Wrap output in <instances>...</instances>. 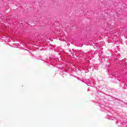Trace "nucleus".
Here are the masks:
<instances>
[{
	"label": "nucleus",
	"mask_w": 127,
	"mask_h": 127,
	"mask_svg": "<svg viewBox=\"0 0 127 127\" xmlns=\"http://www.w3.org/2000/svg\"><path fill=\"white\" fill-rule=\"evenodd\" d=\"M86 73H87V72H88V70H86V71H85Z\"/></svg>",
	"instance_id": "nucleus-3"
},
{
	"label": "nucleus",
	"mask_w": 127,
	"mask_h": 127,
	"mask_svg": "<svg viewBox=\"0 0 127 127\" xmlns=\"http://www.w3.org/2000/svg\"><path fill=\"white\" fill-rule=\"evenodd\" d=\"M72 55H74V53H73V54H72Z\"/></svg>",
	"instance_id": "nucleus-4"
},
{
	"label": "nucleus",
	"mask_w": 127,
	"mask_h": 127,
	"mask_svg": "<svg viewBox=\"0 0 127 127\" xmlns=\"http://www.w3.org/2000/svg\"><path fill=\"white\" fill-rule=\"evenodd\" d=\"M87 55H89V52L85 53L84 52H80L79 56L82 57V56H87Z\"/></svg>",
	"instance_id": "nucleus-1"
},
{
	"label": "nucleus",
	"mask_w": 127,
	"mask_h": 127,
	"mask_svg": "<svg viewBox=\"0 0 127 127\" xmlns=\"http://www.w3.org/2000/svg\"><path fill=\"white\" fill-rule=\"evenodd\" d=\"M110 76H113L112 79L114 78V77H116V74H115V73H111V74L110 75Z\"/></svg>",
	"instance_id": "nucleus-2"
}]
</instances>
